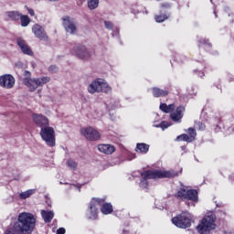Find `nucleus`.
Returning <instances> with one entry per match:
<instances>
[{
  "label": "nucleus",
  "instance_id": "f257e3e1",
  "mask_svg": "<svg viewBox=\"0 0 234 234\" xmlns=\"http://www.w3.org/2000/svg\"><path fill=\"white\" fill-rule=\"evenodd\" d=\"M178 174L174 170L162 171V170H148L141 174L142 180L140 183L141 187L147 189V180L156 178H175Z\"/></svg>",
  "mask_w": 234,
  "mask_h": 234
},
{
  "label": "nucleus",
  "instance_id": "f03ea898",
  "mask_svg": "<svg viewBox=\"0 0 234 234\" xmlns=\"http://www.w3.org/2000/svg\"><path fill=\"white\" fill-rule=\"evenodd\" d=\"M15 228H18L23 233H32L36 228V216L28 212L20 213Z\"/></svg>",
  "mask_w": 234,
  "mask_h": 234
},
{
  "label": "nucleus",
  "instance_id": "7ed1b4c3",
  "mask_svg": "<svg viewBox=\"0 0 234 234\" xmlns=\"http://www.w3.org/2000/svg\"><path fill=\"white\" fill-rule=\"evenodd\" d=\"M23 83L29 89L30 92H34L38 87H43V85L50 83V77L45 76L32 79V73L28 70H25Z\"/></svg>",
  "mask_w": 234,
  "mask_h": 234
},
{
  "label": "nucleus",
  "instance_id": "20e7f679",
  "mask_svg": "<svg viewBox=\"0 0 234 234\" xmlns=\"http://www.w3.org/2000/svg\"><path fill=\"white\" fill-rule=\"evenodd\" d=\"M217 220V216L213 212L208 213L201 220L200 224L197 227V230L200 234H209L213 229L217 228L215 221Z\"/></svg>",
  "mask_w": 234,
  "mask_h": 234
},
{
  "label": "nucleus",
  "instance_id": "39448f33",
  "mask_svg": "<svg viewBox=\"0 0 234 234\" xmlns=\"http://www.w3.org/2000/svg\"><path fill=\"white\" fill-rule=\"evenodd\" d=\"M88 92L90 94H96V92H104L105 94H111L112 89L109 84L101 80H95L88 86Z\"/></svg>",
  "mask_w": 234,
  "mask_h": 234
},
{
  "label": "nucleus",
  "instance_id": "423d86ee",
  "mask_svg": "<svg viewBox=\"0 0 234 234\" xmlns=\"http://www.w3.org/2000/svg\"><path fill=\"white\" fill-rule=\"evenodd\" d=\"M192 220H193V215H191V213L182 212L181 214L172 218V224L176 225V228L186 229V228H191Z\"/></svg>",
  "mask_w": 234,
  "mask_h": 234
},
{
  "label": "nucleus",
  "instance_id": "0eeeda50",
  "mask_svg": "<svg viewBox=\"0 0 234 234\" xmlns=\"http://www.w3.org/2000/svg\"><path fill=\"white\" fill-rule=\"evenodd\" d=\"M40 136L48 147H54L56 145V132L52 127L48 126L42 128L40 130Z\"/></svg>",
  "mask_w": 234,
  "mask_h": 234
},
{
  "label": "nucleus",
  "instance_id": "6e6552de",
  "mask_svg": "<svg viewBox=\"0 0 234 234\" xmlns=\"http://www.w3.org/2000/svg\"><path fill=\"white\" fill-rule=\"evenodd\" d=\"M103 204V199L100 198H92L90 203V207L87 211V217L90 220H96L98 218V206Z\"/></svg>",
  "mask_w": 234,
  "mask_h": 234
},
{
  "label": "nucleus",
  "instance_id": "1a4fd4ad",
  "mask_svg": "<svg viewBox=\"0 0 234 234\" xmlns=\"http://www.w3.org/2000/svg\"><path fill=\"white\" fill-rule=\"evenodd\" d=\"M80 134H82L86 140H90V142H96L101 137L98 131L90 126L87 128H81Z\"/></svg>",
  "mask_w": 234,
  "mask_h": 234
},
{
  "label": "nucleus",
  "instance_id": "9d476101",
  "mask_svg": "<svg viewBox=\"0 0 234 234\" xmlns=\"http://www.w3.org/2000/svg\"><path fill=\"white\" fill-rule=\"evenodd\" d=\"M61 20L62 26L68 34H76V30H78V27L76 26V21L74 20V18L70 16H64L61 18Z\"/></svg>",
  "mask_w": 234,
  "mask_h": 234
},
{
  "label": "nucleus",
  "instance_id": "9b49d317",
  "mask_svg": "<svg viewBox=\"0 0 234 234\" xmlns=\"http://www.w3.org/2000/svg\"><path fill=\"white\" fill-rule=\"evenodd\" d=\"M32 32L37 39L40 41H48V35H47V31L45 30V27H42L39 24H35L32 27Z\"/></svg>",
  "mask_w": 234,
  "mask_h": 234
},
{
  "label": "nucleus",
  "instance_id": "f8f14e48",
  "mask_svg": "<svg viewBox=\"0 0 234 234\" xmlns=\"http://www.w3.org/2000/svg\"><path fill=\"white\" fill-rule=\"evenodd\" d=\"M16 85V78L11 74L0 76V87L3 89H14Z\"/></svg>",
  "mask_w": 234,
  "mask_h": 234
},
{
  "label": "nucleus",
  "instance_id": "ddd939ff",
  "mask_svg": "<svg viewBox=\"0 0 234 234\" xmlns=\"http://www.w3.org/2000/svg\"><path fill=\"white\" fill-rule=\"evenodd\" d=\"M32 119L34 123L37 125V127H40V129H45L48 127L50 121H48V118L43 114L39 113H33Z\"/></svg>",
  "mask_w": 234,
  "mask_h": 234
},
{
  "label": "nucleus",
  "instance_id": "4468645a",
  "mask_svg": "<svg viewBox=\"0 0 234 234\" xmlns=\"http://www.w3.org/2000/svg\"><path fill=\"white\" fill-rule=\"evenodd\" d=\"M75 56L80 59H89L92 56V52L89 50L85 46H79L75 48Z\"/></svg>",
  "mask_w": 234,
  "mask_h": 234
},
{
  "label": "nucleus",
  "instance_id": "2eb2a0df",
  "mask_svg": "<svg viewBox=\"0 0 234 234\" xmlns=\"http://www.w3.org/2000/svg\"><path fill=\"white\" fill-rule=\"evenodd\" d=\"M185 112L186 108L184 106H178L176 110L170 114L171 120H173V122H181L182 118H184Z\"/></svg>",
  "mask_w": 234,
  "mask_h": 234
},
{
  "label": "nucleus",
  "instance_id": "dca6fc26",
  "mask_svg": "<svg viewBox=\"0 0 234 234\" xmlns=\"http://www.w3.org/2000/svg\"><path fill=\"white\" fill-rule=\"evenodd\" d=\"M16 43L23 54H27V56H32L34 54L32 48L27 45V42L23 38H17Z\"/></svg>",
  "mask_w": 234,
  "mask_h": 234
},
{
  "label": "nucleus",
  "instance_id": "f3484780",
  "mask_svg": "<svg viewBox=\"0 0 234 234\" xmlns=\"http://www.w3.org/2000/svg\"><path fill=\"white\" fill-rule=\"evenodd\" d=\"M98 150L104 154H112L116 151V148L112 144H99Z\"/></svg>",
  "mask_w": 234,
  "mask_h": 234
},
{
  "label": "nucleus",
  "instance_id": "a211bd4d",
  "mask_svg": "<svg viewBox=\"0 0 234 234\" xmlns=\"http://www.w3.org/2000/svg\"><path fill=\"white\" fill-rule=\"evenodd\" d=\"M5 16L7 21H19L21 13L19 11H7L5 13Z\"/></svg>",
  "mask_w": 234,
  "mask_h": 234
},
{
  "label": "nucleus",
  "instance_id": "6ab92c4d",
  "mask_svg": "<svg viewBox=\"0 0 234 234\" xmlns=\"http://www.w3.org/2000/svg\"><path fill=\"white\" fill-rule=\"evenodd\" d=\"M41 217L47 224L52 222V218H54V211L51 210H41Z\"/></svg>",
  "mask_w": 234,
  "mask_h": 234
},
{
  "label": "nucleus",
  "instance_id": "aec40b11",
  "mask_svg": "<svg viewBox=\"0 0 234 234\" xmlns=\"http://www.w3.org/2000/svg\"><path fill=\"white\" fill-rule=\"evenodd\" d=\"M186 200H192V202L198 201V192L195 189H190L186 191Z\"/></svg>",
  "mask_w": 234,
  "mask_h": 234
},
{
  "label": "nucleus",
  "instance_id": "412c9836",
  "mask_svg": "<svg viewBox=\"0 0 234 234\" xmlns=\"http://www.w3.org/2000/svg\"><path fill=\"white\" fill-rule=\"evenodd\" d=\"M135 152L142 153L143 154H145L146 153L149 152V144H144V143H138L136 144Z\"/></svg>",
  "mask_w": 234,
  "mask_h": 234
},
{
  "label": "nucleus",
  "instance_id": "4be33fe9",
  "mask_svg": "<svg viewBox=\"0 0 234 234\" xmlns=\"http://www.w3.org/2000/svg\"><path fill=\"white\" fill-rule=\"evenodd\" d=\"M168 94H169V91H167L165 90H161L159 88H153V96L154 98L167 96Z\"/></svg>",
  "mask_w": 234,
  "mask_h": 234
},
{
  "label": "nucleus",
  "instance_id": "5701e85b",
  "mask_svg": "<svg viewBox=\"0 0 234 234\" xmlns=\"http://www.w3.org/2000/svg\"><path fill=\"white\" fill-rule=\"evenodd\" d=\"M159 109L163 112L169 113L175 111V105L174 104L166 105L165 103H161Z\"/></svg>",
  "mask_w": 234,
  "mask_h": 234
},
{
  "label": "nucleus",
  "instance_id": "b1692460",
  "mask_svg": "<svg viewBox=\"0 0 234 234\" xmlns=\"http://www.w3.org/2000/svg\"><path fill=\"white\" fill-rule=\"evenodd\" d=\"M103 215H111L112 212V205L111 203H104L101 208Z\"/></svg>",
  "mask_w": 234,
  "mask_h": 234
},
{
  "label": "nucleus",
  "instance_id": "393cba45",
  "mask_svg": "<svg viewBox=\"0 0 234 234\" xmlns=\"http://www.w3.org/2000/svg\"><path fill=\"white\" fill-rule=\"evenodd\" d=\"M34 193H36V189L27 190L19 194V198H21L22 200H27V198H30V197H32Z\"/></svg>",
  "mask_w": 234,
  "mask_h": 234
},
{
  "label": "nucleus",
  "instance_id": "a878e982",
  "mask_svg": "<svg viewBox=\"0 0 234 234\" xmlns=\"http://www.w3.org/2000/svg\"><path fill=\"white\" fill-rule=\"evenodd\" d=\"M19 19H20L21 27H25L30 25V17H28V16L20 14Z\"/></svg>",
  "mask_w": 234,
  "mask_h": 234
},
{
  "label": "nucleus",
  "instance_id": "bb28decb",
  "mask_svg": "<svg viewBox=\"0 0 234 234\" xmlns=\"http://www.w3.org/2000/svg\"><path fill=\"white\" fill-rule=\"evenodd\" d=\"M87 4L90 10H96L100 5V0H87Z\"/></svg>",
  "mask_w": 234,
  "mask_h": 234
},
{
  "label": "nucleus",
  "instance_id": "cd10ccee",
  "mask_svg": "<svg viewBox=\"0 0 234 234\" xmlns=\"http://www.w3.org/2000/svg\"><path fill=\"white\" fill-rule=\"evenodd\" d=\"M187 191L185 188H181L176 195V198L180 200H187Z\"/></svg>",
  "mask_w": 234,
  "mask_h": 234
},
{
  "label": "nucleus",
  "instance_id": "c85d7f7f",
  "mask_svg": "<svg viewBox=\"0 0 234 234\" xmlns=\"http://www.w3.org/2000/svg\"><path fill=\"white\" fill-rule=\"evenodd\" d=\"M176 142H187L189 144L193 141H191L189 135L183 133L176 137Z\"/></svg>",
  "mask_w": 234,
  "mask_h": 234
},
{
  "label": "nucleus",
  "instance_id": "c756f323",
  "mask_svg": "<svg viewBox=\"0 0 234 234\" xmlns=\"http://www.w3.org/2000/svg\"><path fill=\"white\" fill-rule=\"evenodd\" d=\"M23 233L21 230H19L18 228H16V225L14 224L13 227H10L6 231L5 234H21Z\"/></svg>",
  "mask_w": 234,
  "mask_h": 234
},
{
  "label": "nucleus",
  "instance_id": "7c9ffc66",
  "mask_svg": "<svg viewBox=\"0 0 234 234\" xmlns=\"http://www.w3.org/2000/svg\"><path fill=\"white\" fill-rule=\"evenodd\" d=\"M154 127L161 128L163 131H165L167 127H171V123L168 122L163 121L159 124H154Z\"/></svg>",
  "mask_w": 234,
  "mask_h": 234
},
{
  "label": "nucleus",
  "instance_id": "2f4dec72",
  "mask_svg": "<svg viewBox=\"0 0 234 234\" xmlns=\"http://www.w3.org/2000/svg\"><path fill=\"white\" fill-rule=\"evenodd\" d=\"M187 133L189 134L188 137L193 142V140H195V137L197 136V131L194 128H189L187 130Z\"/></svg>",
  "mask_w": 234,
  "mask_h": 234
},
{
  "label": "nucleus",
  "instance_id": "473e14b6",
  "mask_svg": "<svg viewBox=\"0 0 234 234\" xmlns=\"http://www.w3.org/2000/svg\"><path fill=\"white\" fill-rule=\"evenodd\" d=\"M68 167H70L71 169H76L78 167V163H76L74 160L69 159L67 161Z\"/></svg>",
  "mask_w": 234,
  "mask_h": 234
},
{
  "label": "nucleus",
  "instance_id": "72a5a7b5",
  "mask_svg": "<svg viewBox=\"0 0 234 234\" xmlns=\"http://www.w3.org/2000/svg\"><path fill=\"white\" fill-rule=\"evenodd\" d=\"M165 19H167V16L166 15L155 16L156 23H164V21H165Z\"/></svg>",
  "mask_w": 234,
  "mask_h": 234
},
{
  "label": "nucleus",
  "instance_id": "f704fd0d",
  "mask_svg": "<svg viewBox=\"0 0 234 234\" xmlns=\"http://www.w3.org/2000/svg\"><path fill=\"white\" fill-rule=\"evenodd\" d=\"M104 27L107 28V30H112L114 26L112 25V22L104 21Z\"/></svg>",
  "mask_w": 234,
  "mask_h": 234
},
{
  "label": "nucleus",
  "instance_id": "c9c22d12",
  "mask_svg": "<svg viewBox=\"0 0 234 234\" xmlns=\"http://www.w3.org/2000/svg\"><path fill=\"white\" fill-rule=\"evenodd\" d=\"M48 72H51V74H54L56 72H58V68L56 65H51L49 68H48Z\"/></svg>",
  "mask_w": 234,
  "mask_h": 234
},
{
  "label": "nucleus",
  "instance_id": "e433bc0d",
  "mask_svg": "<svg viewBox=\"0 0 234 234\" xmlns=\"http://www.w3.org/2000/svg\"><path fill=\"white\" fill-rule=\"evenodd\" d=\"M27 12H28L29 16H36V13L34 12V9H32V8H27Z\"/></svg>",
  "mask_w": 234,
  "mask_h": 234
},
{
  "label": "nucleus",
  "instance_id": "4c0bfd02",
  "mask_svg": "<svg viewBox=\"0 0 234 234\" xmlns=\"http://www.w3.org/2000/svg\"><path fill=\"white\" fill-rule=\"evenodd\" d=\"M16 67L17 69H23V62H21V61L16 62Z\"/></svg>",
  "mask_w": 234,
  "mask_h": 234
},
{
  "label": "nucleus",
  "instance_id": "58836bf2",
  "mask_svg": "<svg viewBox=\"0 0 234 234\" xmlns=\"http://www.w3.org/2000/svg\"><path fill=\"white\" fill-rule=\"evenodd\" d=\"M65 231H66L65 229L59 228V229L57 230V234H64Z\"/></svg>",
  "mask_w": 234,
  "mask_h": 234
},
{
  "label": "nucleus",
  "instance_id": "ea45409f",
  "mask_svg": "<svg viewBox=\"0 0 234 234\" xmlns=\"http://www.w3.org/2000/svg\"><path fill=\"white\" fill-rule=\"evenodd\" d=\"M209 40H206V39H203V40H199V43H203V45H211L208 43Z\"/></svg>",
  "mask_w": 234,
  "mask_h": 234
},
{
  "label": "nucleus",
  "instance_id": "a19ab883",
  "mask_svg": "<svg viewBox=\"0 0 234 234\" xmlns=\"http://www.w3.org/2000/svg\"><path fill=\"white\" fill-rule=\"evenodd\" d=\"M198 126L201 131H204L206 129V125L202 124V122H199Z\"/></svg>",
  "mask_w": 234,
  "mask_h": 234
},
{
  "label": "nucleus",
  "instance_id": "79ce46f5",
  "mask_svg": "<svg viewBox=\"0 0 234 234\" xmlns=\"http://www.w3.org/2000/svg\"><path fill=\"white\" fill-rule=\"evenodd\" d=\"M198 76H199V78H204V72L199 71V72H198Z\"/></svg>",
  "mask_w": 234,
  "mask_h": 234
}]
</instances>
